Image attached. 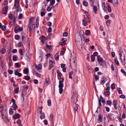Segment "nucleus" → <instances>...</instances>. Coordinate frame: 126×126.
Returning a JSON list of instances; mask_svg holds the SVG:
<instances>
[{
    "mask_svg": "<svg viewBox=\"0 0 126 126\" xmlns=\"http://www.w3.org/2000/svg\"><path fill=\"white\" fill-rule=\"evenodd\" d=\"M77 62L75 59H74L73 61L71 62L70 64L71 67L72 69L73 70L76 69L77 67Z\"/></svg>",
    "mask_w": 126,
    "mask_h": 126,
    "instance_id": "f257e3e1",
    "label": "nucleus"
},
{
    "mask_svg": "<svg viewBox=\"0 0 126 126\" xmlns=\"http://www.w3.org/2000/svg\"><path fill=\"white\" fill-rule=\"evenodd\" d=\"M14 7H15L16 8L17 11H18L19 12H21L22 10L19 6V3H14Z\"/></svg>",
    "mask_w": 126,
    "mask_h": 126,
    "instance_id": "f03ea898",
    "label": "nucleus"
},
{
    "mask_svg": "<svg viewBox=\"0 0 126 126\" xmlns=\"http://www.w3.org/2000/svg\"><path fill=\"white\" fill-rule=\"evenodd\" d=\"M8 16L9 19H10L12 21L14 22L15 21V19L14 16L12 14H9L8 15Z\"/></svg>",
    "mask_w": 126,
    "mask_h": 126,
    "instance_id": "7ed1b4c3",
    "label": "nucleus"
},
{
    "mask_svg": "<svg viewBox=\"0 0 126 126\" xmlns=\"http://www.w3.org/2000/svg\"><path fill=\"white\" fill-rule=\"evenodd\" d=\"M34 66L35 68L38 71L39 70L41 69L42 68V65L41 63L37 65L36 64H35L34 65Z\"/></svg>",
    "mask_w": 126,
    "mask_h": 126,
    "instance_id": "20e7f679",
    "label": "nucleus"
},
{
    "mask_svg": "<svg viewBox=\"0 0 126 126\" xmlns=\"http://www.w3.org/2000/svg\"><path fill=\"white\" fill-rule=\"evenodd\" d=\"M107 80V79L106 77H102L101 79L100 82L102 85H103Z\"/></svg>",
    "mask_w": 126,
    "mask_h": 126,
    "instance_id": "39448f33",
    "label": "nucleus"
},
{
    "mask_svg": "<svg viewBox=\"0 0 126 126\" xmlns=\"http://www.w3.org/2000/svg\"><path fill=\"white\" fill-rule=\"evenodd\" d=\"M8 6H5V8L2 9V14L5 15L6 14L8 10Z\"/></svg>",
    "mask_w": 126,
    "mask_h": 126,
    "instance_id": "423d86ee",
    "label": "nucleus"
},
{
    "mask_svg": "<svg viewBox=\"0 0 126 126\" xmlns=\"http://www.w3.org/2000/svg\"><path fill=\"white\" fill-rule=\"evenodd\" d=\"M34 27L35 28V25L34 23H33L32 21H31L30 22V24L28 26L29 28L31 30L33 28V27Z\"/></svg>",
    "mask_w": 126,
    "mask_h": 126,
    "instance_id": "0eeeda50",
    "label": "nucleus"
},
{
    "mask_svg": "<svg viewBox=\"0 0 126 126\" xmlns=\"http://www.w3.org/2000/svg\"><path fill=\"white\" fill-rule=\"evenodd\" d=\"M79 105L78 104H76L75 106L74 107V110L75 114L76 112H78V110Z\"/></svg>",
    "mask_w": 126,
    "mask_h": 126,
    "instance_id": "6e6552de",
    "label": "nucleus"
},
{
    "mask_svg": "<svg viewBox=\"0 0 126 126\" xmlns=\"http://www.w3.org/2000/svg\"><path fill=\"white\" fill-rule=\"evenodd\" d=\"M97 59L99 63H101L104 60L102 58L99 56H97Z\"/></svg>",
    "mask_w": 126,
    "mask_h": 126,
    "instance_id": "1a4fd4ad",
    "label": "nucleus"
},
{
    "mask_svg": "<svg viewBox=\"0 0 126 126\" xmlns=\"http://www.w3.org/2000/svg\"><path fill=\"white\" fill-rule=\"evenodd\" d=\"M113 4L114 6L116 7H117L118 5V0H113Z\"/></svg>",
    "mask_w": 126,
    "mask_h": 126,
    "instance_id": "9d476101",
    "label": "nucleus"
},
{
    "mask_svg": "<svg viewBox=\"0 0 126 126\" xmlns=\"http://www.w3.org/2000/svg\"><path fill=\"white\" fill-rule=\"evenodd\" d=\"M99 64L104 68H106L107 67L106 64L104 60Z\"/></svg>",
    "mask_w": 126,
    "mask_h": 126,
    "instance_id": "9b49d317",
    "label": "nucleus"
},
{
    "mask_svg": "<svg viewBox=\"0 0 126 126\" xmlns=\"http://www.w3.org/2000/svg\"><path fill=\"white\" fill-rule=\"evenodd\" d=\"M50 80L48 78H47L45 80L44 83V85L47 86L49 84Z\"/></svg>",
    "mask_w": 126,
    "mask_h": 126,
    "instance_id": "f8f14e48",
    "label": "nucleus"
},
{
    "mask_svg": "<svg viewBox=\"0 0 126 126\" xmlns=\"http://www.w3.org/2000/svg\"><path fill=\"white\" fill-rule=\"evenodd\" d=\"M19 52L20 55L22 56L24 54L25 51L24 49H20L19 50Z\"/></svg>",
    "mask_w": 126,
    "mask_h": 126,
    "instance_id": "ddd939ff",
    "label": "nucleus"
},
{
    "mask_svg": "<svg viewBox=\"0 0 126 126\" xmlns=\"http://www.w3.org/2000/svg\"><path fill=\"white\" fill-rule=\"evenodd\" d=\"M20 116L19 114L17 113L13 115V118L15 119H16L19 118Z\"/></svg>",
    "mask_w": 126,
    "mask_h": 126,
    "instance_id": "4468645a",
    "label": "nucleus"
},
{
    "mask_svg": "<svg viewBox=\"0 0 126 126\" xmlns=\"http://www.w3.org/2000/svg\"><path fill=\"white\" fill-rule=\"evenodd\" d=\"M14 74L18 76V77H20L22 75L21 73H19L16 70L14 72Z\"/></svg>",
    "mask_w": 126,
    "mask_h": 126,
    "instance_id": "2eb2a0df",
    "label": "nucleus"
},
{
    "mask_svg": "<svg viewBox=\"0 0 126 126\" xmlns=\"http://www.w3.org/2000/svg\"><path fill=\"white\" fill-rule=\"evenodd\" d=\"M77 96H75V97L72 96V98L73 99L74 101V103L75 104H76L77 102L78 99H77Z\"/></svg>",
    "mask_w": 126,
    "mask_h": 126,
    "instance_id": "dca6fc26",
    "label": "nucleus"
},
{
    "mask_svg": "<svg viewBox=\"0 0 126 126\" xmlns=\"http://www.w3.org/2000/svg\"><path fill=\"white\" fill-rule=\"evenodd\" d=\"M81 36L80 35H79L78 36H75V38L76 42L77 41H78L80 39H81Z\"/></svg>",
    "mask_w": 126,
    "mask_h": 126,
    "instance_id": "f3484780",
    "label": "nucleus"
},
{
    "mask_svg": "<svg viewBox=\"0 0 126 126\" xmlns=\"http://www.w3.org/2000/svg\"><path fill=\"white\" fill-rule=\"evenodd\" d=\"M59 54L57 53L55 55V58L56 61H58L59 59Z\"/></svg>",
    "mask_w": 126,
    "mask_h": 126,
    "instance_id": "a211bd4d",
    "label": "nucleus"
},
{
    "mask_svg": "<svg viewBox=\"0 0 126 126\" xmlns=\"http://www.w3.org/2000/svg\"><path fill=\"white\" fill-rule=\"evenodd\" d=\"M114 115L113 114L108 115V117L111 120H113L114 119Z\"/></svg>",
    "mask_w": 126,
    "mask_h": 126,
    "instance_id": "6ab92c4d",
    "label": "nucleus"
},
{
    "mask_svg": "<svg viewBox=\"0 0 126 126\" xmlns=\"http://www.w3.org/2000/svg\"><path fill=\"white\" fill-rule=\"evenodd\" d=\"M102 116L101 114H99L98 116V120L100 122L102 121Z\"/></svg>",
    "mask_w": 126,
    "mask_h": 126,
    "instance_id": "aec40b11",
    "label": "nucleus"
},
{
    "mask_svg": "<svg viewBox=\"0 0 126 126\" xmlns=\"http://www.w3.org/2000/svg\"><path fill=\"white\" fill-rule=\"evenodd\" d=\"M64 80V78L62 77L61 78L59 81V83L63 84V83Z\"/></svg>",
    "mask_w": 126,
    "mask_h": 126,
    "instance_id": "412c9836",
    "label": "nucleus"
},
{
    "mask_svg": "<svg viewBox=\"0 0 126 126\" xmlns=\"http://www.w3.org/2000/svg\"><path fill=\"white\" fill-rule=\"evenodd\" d=\"M23 72L24 74H28L29 73L28 69L27 68H26L23 70Z\"/></svg>",
    "mask_w": 126,
    "mask_h": 126,
    "instance_id": "4be33fe9",
    "label": "nucleus"
},
{
    "mask_svg": "<svg viewBox=\"0 0 126 126\" xmlns=\"http://www.w3.org/2000/svg\"><path fill=\"white\" fill-rule=\"evenodd\" d=\"M55 0H50V3L49 4L50 5H53L55 3Z\"/></svg>",
    "mask_w": 126,
    "mask_h": 126,
    "instance_id": "5701e85b",
    "label": "nucleus"
},
{
    "mask_svg": "<svg viewBox=\"0 0 126 126\" xmlns=\"http://www.w3.org/2000/svg\"><path fill=\"white\" fill-rule=\"evenodd\" d=\"M52 8V7H51L50 5L49 4L47 7V10L48 11H50L51 10Z\"/></svg>",
    "mask_w": 126,
    "mask_h": 126,
    "instance_id": "b1692460",
    "label": "nucleus"
},
{
    "mask_svg": "<svg viewBox=\"0 0 126 126\" xmlns=\"http://www.w3.org/2000/svg\"><path fill=\"white\" fill-rule=\"evenodd\" d=\"M12 107L14 110L15 111L17 108V106L16 104H13Z\"/></svg>",
    "mask_w": 126,
    "mask_h": 126,
    "instance_id": "393cba45",
    "label": "nucleus"
},
{
    "mask_svg": "<svg viewBox=\"0 0 126 126\" xmlns=\"http://www.w3.org/2000/svg\"><path fill=\"white\" fill-rule=\"evenodd\" d=\"M97 10V8L96 6H94L93 7V10L94 12L95 13Z\"/></svg>",
    "mask_w": 126,
    "mask_h": 126,
    "instance_id": "a878e982",
    "label": "nucleus"
},
{
    "mask_svg": "<svg viewBox=\"0 0 126 126\" xmlns=\"http://www.w3.org/2000/svg\"><path fill=\"white\" fill-rule=\"evenodd\" d=\"M19 26H16L15 27L14 29V31L16 33L17 32H18V30Z\"/></svg>",
    "mask_w": 126,
    "mask_h": 126,
    "instance_id": "bb28decb",
    "label": "nucleus"
},
{
    "mask_svg": "<svg viewBox=\"0 0 126 126\" xmlns=\"http://www.w3.org/2000/svg\"><path fill=\"white\" fill-rule=\"evenodd\" d=\"M65 49L63 48L62 49V51H61L60 54L61 55H63L64 53V51L65 50Z\"/></svg>",
    "mask_w": 126,
    "mask_h": 126,
    "instance_id": "cd10ccee",
    "label": "nucleus"
},
{
    "mask_svg": "<svg viewBox=\"0 0 126 126\" xmlns=\"http://www.w3.org/2000/svg\"><path fill=\"white\" fill-rule=\"evenodd\" d=\"M117 90L118 91V93L120 94H122V92L121 90V88H118Z\"/></svg>",
    "mask_w": 126,
    "mask_h": 126,
    "instance_id": "c85d7f7f",
    "label": "nucleus"
},
{
    "mask_svg": "<svg viewBox=\"0 0 126 126\" xmlns=\"http://www.w3.org/2000/svg\"><path fill=\"white\" fill-rule=\"evenodd\" d=\"M95 57L94 55L91 56V61L92 62H94L95 61Z\"/></svg>",
    "mask_w": 126,
    "mask_h": 126,
    "instance_id": "c756f323",
    "label": "nucleus"
},
{
    "mask_svg": "<svg viewBox=\"0 0 126 126\" xmlns=\"http://www.w3.org/2000/svg\"><path fill=\"white\" fill-rule=\"evenodd\" d=\"M3 110V107L2 105L0 104V112H1L2 113Z\"/></svg>",
    "mask_w": 126,
    "mask_h": 126,
    "instance_id": "7c9ffc66",
    "label": "nucleus"
},
{
    "mask_svg": "<svg viewBox=\"0 0 126 126\" xmlns=\"http://www.w3.org/2000/svg\"><path fill=\"white\" fill-rule=\"evenodd\" d=\"M17 58V56L16 55H15L13 56V60L15 61L17 60L16 58Z\"/></svg>",
    "mask_w": 126,
    "mask_h": 126,
    "instance_id": "2f4dec72",
    "label": "nucleus"
},
{
    "mask_svg": "<svg viewBox=\"0 0 126 126\" xmlns=\"http://www.w3.org/2000/svg\"><path fill=\"white\" fill-rule=\"evenodd\" d=\"M41 115L40 116V118L41 119L44 118L45 116L44 113H41Z\"/></svg>",
    "mask_w": 126,
    "mask_h": 126,
    "instance_id": "473e14b6",
    "label": "nucleus"
},
{
    "mask_svg": "<svg viewBox=\"0 0 126 126\" xmlns=\"http://www.w3.org/2000/svg\"><path fill=\"white\" fill-rule=\"evenodd\" d=\"M73 73V71H71L69 72V79H72V78L71 76V75Z\"/></svg>",
    "mask_w": 126,
    "mask_h": 126,
    "instance_id": "72a5a7b5",
    "label": "nucleus"
},
{
    "mask_svg": "<svg viewBox=\"0 0 126 126\" xmlns=\"http://www.w3.org/2000/svg\"><path fill=\"white\" fill-rule=\"evenodd\" d=\"M83 4L85 6H87L88 5V3L87 1H84L83 2Z\"/></svg>",
    "mask_w": 126,
    "mask_h": 126,
    "instance_id": "f704fd0d",
    "label": "nucleus"
},
{
    "mask_svg": "<svg viewBox=\"0 0 126 126\" xmlns=\"http://www.w3.org/2000/svg\"><path fill=\"white\" fill-rule=\"evenodd\" d=\"M90 5L91 6L93 5L94 3V0H89Z\"/></svg>",
    "mask_w": 126,
    "mask_h": 126,
    "instance_id": "c9c22d12",
    "label": "nucleus"
},
{
    "mask_svg": "<svg viewBox=\"0 0 126 126\" xmlns=\"http://www.w3.org/2000/svg\"><path fill=\"white\" fill-rule=\"evenodd\" d=\"M82 25L84 26H85L86 25V21L84 19H83L82 20Z\"/></svg>",
    "mask_w": 126,
    "mask_h": 126,
    "instance_id": "e433bc0d",
    "label": "nucleus"
},
{
    "mask_svg": "<svg viewBox=\"0 0 126 126\" xmlns=\"http://www.w3.org/2000/svg\"><path fill=\"white\" fill-rule=\"evenodd\" d=\"M39 17H37L36 21L35 22L36 24H39Z\"/></svg>",
    "mask_w": 126,
    "mask_h": 126,
    "instance_id": "4c0bfd02",
    "label": "nucleus"
},
{
    "mask_svg": "<svg viewBox=\"0 0 126 126\" xmlns=\"http://www.w3.org/2000/svg\"><path fill=\"white\" fill-rule=\"evenodd\" d=\"M15 65L16 67L17 68H19L20 67L19 64L18 63H15Z\"/></svg>",
    "mask_w": 126,
    "mask_h": 126,
    "instance_id": "58836bf2",
    "label": "nucleus"
},
{
    "mask_svg": "<svg viewBox=\"0 0 126 126\" xmlns=\"http://www.w3.org/2000/svg\"><path fill=\"white\" fill-rule=\"evenodd\" d=\"M9 112L10 114H12L13 113L14 111L13 109L12 108H10L9 109Z\"/></svg>",
    "mask_w": 126,
    "mask_h": 126,
    "instance_id": "ea45409f",
    "label": "nucleus"
},
{
    "mask_svg": "<svg viewBox=\"0 0 126 126\" xmlns=\"http://www.w3.org/2000/svg\"><path fill=\"white\" fill-rule=\"evenodd\" d=\"M30 79V77L29 76H25V79L27 80H29Z\"/></svg>",
    "mask_w": 126,
    "mask_h": 126,
    "instance_id": "a19ab883",
    "label": "nucleus"
},
{
    "mask_svg": "<svg viewBox=\"0 0 126 126\" xmlns=\"http://www.w3.org/2000/svg\"><path fill=\"white\" fill-rule=\"evenodd\" d=\"M47 105L49 106H50L51 105V101L50 99L48 100L47 101Z\"/></svg>",
    "mask_w": 126,
    "mask_h": 126,
    "instance_id": "79ce46f5",
    "label": "nucleus"
},
{
    "mask_svg": "<svg viewBox=\"0 0 126 126\" xmlns=\"http://www.w3.org/2000/svg\"><path fill=\"white\" fill-rule=\"evenodd\" d=\"M107 9L109 12H111V7L109 5L108 6Z\"/></svg>",
    "mask_w": 126,
    "mask_h": 126,
    "instance_id": "37998d69",
    "label": "nucleus"
},
{
    "mask_svg": "<svg viewBox=\"0 0 126 126\" xmlns=\"http://www.w3.org/2000/svg\"><path fill=\"white\" fill-rule=\"evenodd\" d=\"M63 84L59 83V88H63Z\"/></svg>",
    "mask_w": 126,
    "mask_h": 126,
    "instance_id": "c03bdc74",
    "label": "nucleus"
},
{
    "mask_svg": "<svg viewBox=\"0 0 126 126\" xmlns=\"http://www.w3.org/2000/svg\"><path fill=\"white\" fill-rule=\"evenodd\" d=\"M15 38L16 40H18L20 38V36L19 35H17L15 36Z\"/></svg>",
    "mask_w": 126,
    "mask_h": 126,
    "instance_id": "a18cd8bd",
    "label": "nucleus"
},
{
    "mask_svg": "<svg viewBox=\"0 0 126 126\" xmlns=\"http://www.w3.org/2000/svg\"><path fill=\"white\" fill-rule=\"evenodd\" d=\"M68 35V33L67 32H65L63 33V35L64 37H66Z\"/></svg>",
    "mask_w": 126,
    "mask_h": 126,
    "instance_id": "49530a36",
    "label": "nucleus"
},
{
    "mask_svg": "<svg viewBox=\"0 0 126 126\" xmlns=\"http://www.w3.org/2000/svg\"><path fill=\"white\" fill-rule=\"evenodd\" d=\"M110 16L113 18H115V15L113 13H110Z\"/></svg>",
    "mask_w": 126,
    "mask_h": 126,
    "instance_id": "de8ad7c7",
    "label": "nucleus"
},
{
    "mask_svg": "<svg viewBox=\"0 0 126 126\" xmlns=\"http://www.w3.org/2000/svg\"><path fill=\"white\" fill-rule=\"evenodd\" d=\"M36 76H37V77H38L39 78H41V75L40 74L38 73L37 72H36Z\"/></svg>",
    "mask_w": 126,
    "mask_h": 126,
    "instance_id": "09e8293b",
    "label": "nucleus"
},
{
    "mask_svg": "<svg viewBox=\"0 0 126 126\" xmlns=\"http://www.w3.org/2000/svg\"><path fill=\"white\" fill-rule=\"evenodd\" d=\"M121 72L124 74L125 75H126V73L125 71L123 69H122L121 70Z\"/></svg>",
    "mask_w": 126,
    "mask_h": 126,
    "instance_id": "8fccbe9b",
    "label": "nucleus"
},
{
    "mask_svg": "<svg viewBox=\"0 0 126 126\" xmlns=\"http://www.w3.org/2000/svg\"><path fill=\"white\" fill-rule=\"evenodd\" d=\"M51 23L50 22H48L47 23V25L49 27H50L51 26Z\"/></svg>",
    "mask_w": 126,
    "mask_h": 126,
    "instance_id": "3c124183",
    "label": "nucleus"
},
{
    "mask_svg": "<svg viewBox=\"0 0 126 126\" xmlns=\"http://www.w3.org/2000/svg\"><path fill=\"white\" fill-rule=\"evenodd\" d=\"M63 91V88H59V93L60 94H61L62 93Z\"/></svg>",
    "mask_w": 126,
    "mask_h": 126,
    "instance_id": "603ef678",
    "label": "nucleus"
},
{
    "mask_svg": "<svg viewBox=\"0 0 126 126\" xmlns=\"http://www.w3.org/2000/svg\"><path fill=\"white\" fill-rule=\"evenodd\" d=\"M90 31L89 30H86V34L87 35H88L90 34Z\"/></svg>",
    "mask_w": 126,
    "mask_h": 126,
    "instance_id": "864d4df0",
    "label": "nucleus"
},
{
    "mask_svg": "<svg viewBox=\"0 0 126 126\" xmlns=\"http://www.w3.org/2000/svg\"><path fill=\"white\" fill-rule=\"evenodd\" d=\"M98 102H99V106L98 107L97 109L98 108H100V107L101 106V99H99L98 100Z\"/></svg>",
    "mask_w": 126,
    "mask_h": 126,
    "instance_id": "5fc2aeb1",
    "label": "nucleus"
},
{
    "mask_svg": "<svg viewBox=\"0 0 126 126\" xmlns=\"http://www.w3.org/2000/svg\"><path fill=\"white\" fill-rule=\"evenodd\" d=\"M6 28V26H2L1 28H1L2 30L3 31H4L5 29Z\"/></svg>",
    "mask_w": 126,
    "mask_h": 126,
    "instance_id": "6e6d98bb",
    "label": "nucleus"
},
{
    "mask_svg": "<svg viewBox=\"0 0 126 126\" xmlns=\"http://www.w3.org/2000/svg\"><path fill=\"white\" fill-rule=\"evenodd\" d=\"M19 89L18 88H17L15 89V92L16 94L18 92V90Z\"/></svg>",
    "mask_w": 126,
    "mask_h": 126,
    "instance_id": "4d7b16f0",
    "label": "nucleus"
},
{
    "mask_svg": "<svg viewBox=\"0 0 126 126\" xmlns=\"http://www.w3.org/2000/svg\"><path fill=\"white\" fill-rule=\"evenodd\" d=\"M33 82L34 84H37L38 83V81L37 79H34L33 80Z\"/></svg>",
    "mask_w": 126,
    "mask_h": 126,
    "instance_id": "13d9d810",
    "label": "nucleus"
},
{
    "mask_svg": "<svg viewBox=\"0 0 126 126\" xmlns=\"http://www.w3.org/2000/svg\"><path fill=\"white\" fill-rule=\"evenodd\" d=\"M46 47L48 49H49V50H51L52 49V47L51 46H48V45H47Z\"/></svg>",
    "mask_w": 126,
    "mask_h": 126,
    "instance_id": "bf43d9fd",
    "label": "nucleus"
},
{
    "mask_svg": "<svg viewBox=\"0 0 126 126\" xmlns=\"http://www.w3.org/2000/svg\"><path fill=\"white\" fill-rule=\"evenodd\" d=\"M0 52L2 53H4L5 52V49H4L3 48L2 49V50H1Z\"/></svg>",
    "mask_w": 126,
    "mask_h": 126,
    "instance_id": "052dcab7",
    "label": "nucleus"
},
{
    "mask_svg": "<svg viewBox=\"0 0 126 126\" xmlns=\"http://www.w3.org/2000/svg\"><path fill=\"white\" fill-rule=\"evenodd\" d=\"M22 14H20L19 16L18 17V19H20L22 17Z\"/></svg>",
    "mask_w": 126,
    "mask_h": 126,
    "instance_id": "680f3d73",
    "label": "nucleus"
},
{
    "mask_svg": "<svg viewBox=\"0 0 126 126\" xmlns=\"http://www.w3.org/2000/svg\"><path fill=\"white\" fill-rule=\"evenodd\" d=\"M106 23L107 26H109V25L110 24V21L109 20L107 21Z\"/></svg>",
    "mask_w": 126,
    "mask_h": 126,
    "instance_id": "e2e57ef3",
    "label": "nucleus"
},
{
    "mask_svg": "<svg viewBox=\"0 0 126 126\" xmlns=\"http://www.w3.org/2000/svg\"><path fill=\"white\" fill-rule=\"evenodd\" d=\"M45 14V12H41V15L42 16H43Z\"/></svg>",
    "mask_w": 126,
    "mask_h": 126,
    "instance_id": "0e129e2a",
    "label": "nucleus"
},
{
    "mask_svg": "<svg viewBox=\"0 0 126 126\" xmlns=\"http://www.w3.org/2000/svg\"><path fill=\"white\" fill-rule=\"evenodd\" d=\"M105 108H106V110L108 112H109L110 111V108L107 107H105Z\"/></svg>",
    "mask_w": 126,
    "mask_h": 126,
    "instance_id": "69168bd1",
    "label": "nucleus"
},
{
    "mask_svg": "<svg viewBox=\"0 0 126 126\" xmlns=\"http://www.w3.org/2000/svg\"><path fill=\"white\" fill-rule=\"evenodd\" d=\"M115 88V85L114 83H113L112 84L111 88L113 90Z\"/></svg>",
    "mask_w": 126,
    "mask_h": 126,
    "instance_id": "338daca9",
    "label": "nucleus"
},
{
    "mask_svg": "<svg viewBox=\"0 0 126 126\" xmlns=\"http://www.w3.org/2000/svg\"><path fill=\"white\" fill-rule=\"evenodd\" d=\"M67 40V39L66 38H62V41L64 43L65 42H66Z\"/></svg>",
    "mask_w": 126,
    "mask_h": 126,
    "instance_id": "774afa93",
    "label": "nucleus"
}]
</instances>
